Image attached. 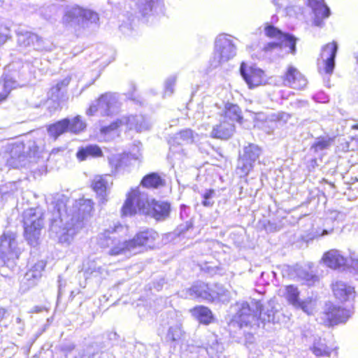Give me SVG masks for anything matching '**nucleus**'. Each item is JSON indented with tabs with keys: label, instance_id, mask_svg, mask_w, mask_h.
<instances>
[{
	"label": "nucleus",
	"instance_id": "nucleus-58",
	"mask_svg": "<svg viewBox=\"0 0 358 358\" xmlns=\"http://www.w3.org/2000/svg\"><path fill=\"white\" fill-rule=\"evenodd\" d=\"M6 41V37L4 36H0V42H4Z\"/></svg>",
	"mask_w": 358,
	"mask_h": 358
},
{
	"label": "nucleus",
	"instance_id": "nucleus-35",
	"mask_svg": "<svg viewBox=\"0 0 358 358\" xmlns=\"http://www.w3.org/2000/svg\"><path fill=\"white\" fill-rule=\"evenodd\" d=\"M71 78L66 77L62 80L57 83L55 86H53L50 90V96L54 101L58 102L59 99L63 96V89L69 85L70 83Z\"/></svg>",
	"mask_w": 358,
	"mask_h": 358
},
{
	"label": "nucleus",
	"instance_id": "nucleus-18",
	"mask_svg": "<svg viewBox=\"0 0 358 358\" xmlns=\"http://www.w3.org/2000/svg\"><path fill=\"white\" fill-rule=\"evenodd\" d=\"M331 289L334 297L341 303H351L355 299V287L344 281L338 280L333 282Z\"/></svg>",
	"mask_w": 358,
	"mask_h": 358
},
{
	"label": "nucleus",
	"instance_id": "nucleus-5",
	"mask_svg": "<svg viewBox=\"0 0 358 358\" xmlns=\"http://www.w3.org/2000/svg\"><path fill=\"white\" fill-rule=\"evenodd\" d=\"M123 229V226L118 224L111 229L105 230L98 236V245L102 248H109L108 254L111 256L126 255L134 252L131 240L127 241L118 235Z\"/></svg>",
	"mask_w": 358,
	"mask_h": 358
},
{
	"label": "nucleus",
	"instance_id": "nucleus-20",
	"mask_svg": "<svg viewBox=\"0 0 358 358\" xmlns=\"http://www.w3.org/2000/svg\"><path fill=\"white\" fill-rule=\"evenodd\" d=\"M182 297L188 299H201L205 300H213L215 296L211 293L207 284L201 282H196L192 287L182 291L180 294Z\"/></svg>",
	"mask_w": 358,
	"mask_h": 358
},
{
	"label": "nucleus",
	"instance_id": "nucleus-55",
	"mask_svg": "<svg viewBox=\"0 0 358 358\" xmlns=\"http://www.w3.org/2000/svg\"><path fill=\"white\" fill-rule=\"evenodd\" d=\"M42 310V308L39 306H35L32 308L31 313H39Z\"/></svg>",
	"mask_w": 358,
	"mask_h": 358
},
{
	"label": "nucleus",
	"instance_id": "nucleus-51",
	"mask_svg": "<svg viewBox=\"0 0 358 358\" xmlns=\"http://www.w3.org/2000/svg\"><path fill=\"white\" fill-rule=\"evenodd\" d=\"M222 350V345L217 342L216 337L213 336L211 337V344H209V349L207 348L208 352L213 354L214 352H221Z\"/></svg>",
	"mask_w": 358,
	"mask_h": 358
},
{
	"label": "nucleus",
	"instance_id": "nucleus-39",
	"mask_svg": "<svg viewBox=\"0 0 358 358\" xmlns=\"http://www.w3.org/2000/svg\"><path fill=\"white\" fill-rule=\"evenodd\" d=\"M1 82H3V91L0 92V103L6 99L13 89L17 87V82L8 75L3 76Z\"/></svg>",
	"mask_w": 358,
	"mask_h": 358
},
{
	"label": "nucleus",
	"instance_id": "nucleus-48",
	"mask_svg": "<svg viewBox=\"0 0 358 358\" xmlns=\"http://www.w3.org/2000/svg\"><path fill=\"white\" fill-rule=\"evenodd\" d=\"M176 83V76H171L169 77L164 83L165 96H171L174 92V87Z\"/></svg>",
	"mask_w": 358,
	"mask_h": 358
},
{
	"label": "nucleus",
	"instance_id": "nucleus-60",
	"mask_svg": "<svg viewBox=\"0 0 358 358\" xmlns=\"http://www.w3.org/2000/svg\"><path fill=\"white\" fill-rule=\"evenodd\" d=\"M277 19H278V18H277V17H276V16H275V15H273V16L272 17V20H273H273H277Z\"/></svg>",
	"mask_w": 358,
	"mask_h": 358
},
{
	"label": "nucleus",
	"instance_id": "nucleus-17",
	"mask_svg": "<svg viewBox=\"0 0 358 358\" xmlns=\"http://www.w3.org/2000/svg\"><path fill=\"white\" fill-rule=\"evenodd\" d=\"M46 266V263L43 261H38L30 269L25 273L20 285V289L22 292H27L30 288L34 287L42 276V272Z\"/></svg>",
	"mask_w": 358,
	"mask_h": 358
},
{
	"label": "nucleus",
	"instance_id": "nucleus-33",
	"mask_svg": "<svg viewBox=\"0 0 358 358\" xmlns=\"http://www.w3.org/2000/svg\"><path fill=\"white\" fill-rule=\"evenodd\" d=\"M17 185L16 182H10L0 187V205L10 199H14L17 196Z\"/></svg>",
	"mask_w": 358,
	"mask_h": 358
},
{
	"label": "nucleus",
	"instance_id": "nucleus-53",
	"mask_svg": "<svg viewBox=\"0 0 358 358\" xmlns=\"http://www.w3.org/2000/svg\"><path fill=\"white\" fill-rule=\"evenodd\" d=\"M333 231V229H331L330 230L324 229L322 230V233L320 234L321 236H324L328 234H330Z\"/></svg>",
	"mask_w": 358,
	"mask_h": 358
},
{
	"label": "nucleus",
	"instance_id": "nucleus-21",
	"mask_svg": "<svg viewBox=\"0 0 358 358\" xmlns=\"http://www.w3.org/2000/svg\"><path fill=\"white\" fill-rule=\"evenodd\" d=\"M279 41L280 42H270L266 44L263 48L264 51L269 52L275 50L278 51L283 48H288V53H292V55L295 54L296 42L295 37L287 34H284Z\"/></svg>",
	"mask_w": 358,
	"mask_h": 358
},
{
	"label": "nucleus",
	"instance_id": "nucleus-12",
	"mask_svg": "<svg viewBox=\"0 0 358 358\" xmlns=\"http://www.w3.org/2000/svg\"><path fill=\"white\" fill-rule=\"evenodd\" d=\"M352 308H342L331 302L326 303L321 322L327 325H334L345 322L352 315Z\"/></svg>",
	"mask_w": 358,
	"mask_h": 358
},
{
	"label": "nucleus",
	"instance_id": "nucleus-15",
	"mask_svg": "<svg viewBox=\"0 0 358 358\" xmlns=\"http://www.w3.org/2000/svg\"><path fill=\"white\" fill-rule=\"evenodd\" d=\"M338 50V45L335 41L329 43L322 48L317 65L320 71L331 74L335 67V58Z\"/></svg>",
	"mask_w": 358,
	"mask_h": 358
},
{
	"label": "nucleus",
	"instance_id": "nucleus-19",
	"mask_svg": "<svg viewBox=\"0 0 358 358\" xmlns=\"http://www.w3.org/2000/svg\"><path fill=\"white\" fill-rule=\"evenodd\" d=\"M283 83L295 90H302L307 85L306 78L293 66H289L282 76Z\"/></svg>",
	"mask_w": 358,
	"mask_h": 358
},
{
	"label": "nucleus",
	"instance_id": "nucleus-6",
	"mask_svg": "<svg viewBox=\"0 0 358 358\" xmlns=\"http://www.w3.org/2000/svg\"><path fill=\"white\" fill-rule=\"evenodd\" d=\"M236 310L234 321L238 323L240 327L248 326L258 317L268 322L273 320L272 311L268 314L262 313V304L260 301L252 300L250 303L244 301L237 303Z\"/></svg>",
	"mask_w": 358,
	"mask_h": 358
},
{
	"label": "nucleus",
	"instance_id": "nucleus-1",
	"mask_svg": "<svg viewBox=\"0 0 358 358\" xmlns=\"http://www.w3.org/2000/svg\"><path fill=\"white\" fill-rule=\"evenodd\" d=\"M92 210L91 199L81 198L73 201L62 195L52 203L50 231L57 235L59 243L69 245Z\"/></svg>",
	"mask_w": 358,
	"mask_h": 358
},
{
	"label": "nucleus",
	"instance_id": "nucleus-37",
	"mask_svg": "<svg viewBox=\"0 0 358 358\" xmlns=\"http://www.w3.org/2000/svg\"><path fill=\"white\" fill-rule=\"evenodd\" d=\"M141 184L143 187L158 188L163 185V180L158 174L152 173L145 176L142 179Z\"/></svg>",
	"mask_w": 358,
	"mask_h": 358
},
{
	"label": "nucleus",
	"instance_id": "nucleus-22",
	"mask_svg": "<svg viewBox=\"0 0 358 358\" xmlns=\"http://www.w3.org/2000/svg\"><path fill=\"white\" fill-rule=\"evenodd\" d=\"M306 3L315 15V25L321 27L322 19L327 18L330 15L329 8L325 4L324 0H306Z\"/></svg>",
	"mask_w": 358,
	"mask_h": 358
},
{
	"label": "nucleus",
	"instance_id": "nucleus-3",
	"mask_svg": "<svg viewBox=\"0 0 358 358\" xmlns=\"http://www.w3.org/2000/svg\"><path fill=\"white\" fill-rule=\"evenodd\" d=\"M99 15L92 10L78 5L68 6L62 17V23L77 35L97 27Z\"/></svg>",
	"mask_w": 358,
	"mask_h": 358
},
{
	"label": "nucleus",
	"instance_id": "nucleus-8",
	"mask_svg": "<svg viewBox=\"0 0 358 358\" xmlns=\"http://www.w3.org/2000/svg\"><path fill=\"white\" fill-rule=\"evenodd\" d=\"M24 237L30 245L35 246L43 225V213L40 208H31L23 213Z\"/></svg>",
	"mask_w": 358,
	"mask_h": 358
},
{
	"label": "nucleus",
	"instance_id": "nucleus-47",
	"mask_svg": "<svg viewBox=\"0 0 358 358\" xmlns=\"http://www.w3.org/2000/svg\"><path fill=\"white\" fill-rule=\"evenodd\" d=\"M215 196V191L214 189H206L201 194V203L205 207H211L214 204V197Z\"/></svg>",
	"mask_w": 358,
	"mask_h": 358
},
{
	"label": "nucleus",
	"instance_id": "nucleus-50",
	"mask_svg": "<svg viewBox=\"0 0 358 358\" xmlns=\"http://www.w3.org/2000/svg\"><path fill=\"white\" fill-rule=\"evenodd\" d=\"M217 291H210L215 297L219 298L220 300L225 301H228L229 299V291L224 289L222 287L216 286Z\"/></svg>",
	"mask_w": 358,
	"mask_h": 358
},
{
	"label": "nucleus",
	"instance_id": "nucleus-42",
	"mask_svg": "<svg viewBox=\"0 0 358 358\" xmlns=\"http://www.w3.org/2000/svg\"><path fill=\"white\" fill-rule=\"evenodd\" d=\"M86 124L81 120L80 115H77L72 119H69V127H68L69 132L77 134L85 130Z\"/></svg>",
	"mask_w": 358,
	"mask_h": 358
},
{
	"label": "nucleus",
	"instance_id": "nucleus-46",
	"mask_svg": "<svg viewBox=\"0 0 358 358\" xmlns=\"http://www.w3.org/2000/svg\"><path fill=\"white\" fill-rule=\"evenodd\" d=\"M182 336L180 324H176L169 327L166 334V339L171 341H179Z\"/></svg>",
	"mask_w": 358,
	"mask_h": 358
},
{
	"label": "nucleus",
	"instance_id": "nucleus-4",
	"mask_svg": "<svg viewBox=\"0 0 358 358\" xmlns=\"http://www.w3.org/2000/svg\"><path fill=\"white\" fill-rule=\"evenodd\" d=\"M150 126V122L143 115H124L107 126L101 127L100 134L106 141H110L119 136L123 127H125L126 131L142 132L148 130Z\"/></svg>",
	"mask_w": 358,
	"mask_h": 358
},
{
	"label": "nucleus",
	"instance_id": "nucleus-61",
	"mask_svg": "<svg viewBox=\"0 0 358 358\" xmlns=\"http://www.w3.org/2000/svg\"><path fill=\"white\" fill-rule=\"evenodd\" d=\"M355 268H356V270L358 271V262H356L355 263Z\"/></svg>",
	"mask_w": 358,
	"mask_h": 358
},
{
	"label": "nucleus",
	"instance_id": "nucleus-62",
	"mask_svg": "<svg viewBox=\"0 0 358 358\" xmlns=\"http://www.w3.org/2000/svg\"><path fill=\"white\" fill-rule=\"evenodd\" d=\"M73 348V345H71V346H69V350H71Z\"/></svg>",
	"mask_w": 358,
	"mask_h": 358
},
{
	"label": "nucleus",
	"instance_id": "nucleus-31",
	"mask_svg": "<svg viewBox=\"0 0 358 358\" xmlns=\"http://www.w3.org/2000/svg\"><path fill=\"white\" fill-rule=\"evenodd\" d=\"M77 157L79 160L83 161L90 157H99L102 156L101 148L96 145H88L80 148L77 152Z\"/></svg>",
	"mask_w": 358,
	"mask_h": 358
},
{
	"label": "nucleus",
	"instance_id": "nucleus-40",
	"mask_svg": "<svg viewBox=\"0 0 358 358\" xmlns=\"http://www.w3.org/2000/svg\"><path fill=\"white\" fill-rule=\"evenodd\" d=\"M190 212V208L185 204H182L180 208V217L182 220H186L184 224L180 225L178 229L180 233H184L192 227V221L187 220Z\"/></svg>",
	"mask_w": 358,
	"mask_h": 358
},
{
	"label": "nucleus",
	"instance_id": "nucleus-10",
	"mask_svg": "<svg viewBox=\"0 0 358 358\" xmlns=\"http://www.w3.org/2000/svg\"><path fill=\"white\" fill-rule=\"evenodd\" d=\"M121 106L119 95L116 93L107 92L92 103L86 113L89 116L97 113L101 116H113L120 112Z\"/></svg>",
	"mask_w": 358,
	"mask_h": 358
},
{
	"label": "nucleus",
	"instance_id": "nucleus-38",
	"mask_svg": "<svg viewBox=\"0 0 358 358\" xmlns=\"http://www.w3.org/2000/svg\"><path fill=\"white\" fill-rule=\"evenodd\" d=\"M311 350L317 357H329L331 354L329 348L320 338H315Z\"/></svg>",
	"mask_w": 358,
	"mask_h": 358
},
{
	"label": "nucleus",
	"instance_id": "nucleus-52",
	"mask_svg": "<svg viewBox=\"0 0 358 358\" xmlns=\"http://www.w3.org/2000/svg\"><path fill=\"white\" fill-rule=\"evenodd\" d=\"M289 117V115L285 113H278L276 114H272L270 116V120L272 122V124H275V122L280 121V120L285 119L286 121Z\"/></svg>",
	"mask_w": 358,
	"mask_h": 358
},
{
	"label": "nucleus",
	"instance_id": "nucleus-24",
	"mask_svg": "<svg viewBox=\"0 0 358 358\" xmlns=\"http://www.w3.org/2000/svg\"><path fill=\"white\" fill-rule=\"evenodd\" d=\"M234 130L235 126L234 123L220 117V123L213 126L210 136L213 138L226 140L233 135Z\"/></svg>",
	"mask_w": 358,
	"mask_h": 358
},
{
	"label": "nucleus",
	"instance_id": "nucleus-16",
	"mask_svg": "<svg viewBox=\"0 0 358 358\" xmlns=\"http://www.w3.org/2000/svg\"><path fill=\"white\" fill-rule=\"evenodd\" d=\"M240 72L250 88L256 87L266 83L265 73L256 66H248L243 62L241 65Z\"/></svg>",
	"mask_w": 358,
	"mask_h": 358
},
{
	"label": "nucleus",
	"instance_id": "nucleus-2",
	"mask_svg": "<svg viewBox=\"0 0 358 358\" xmlns=\"http://www.w3.org/2000/svg\"><path fill=\"white\" fill-rule=\"evenodd\" d=\"M122 212L126 216L132 215L138 212L150 216L157 221H163L169 217L171 205L166 201L150 199L146 192L138 187L128 194Z\"/></svg>",
	"mask_w": 358,
	"mask_h": 358
},
{
	"label": "nucleus",
	"instance_id": "nucleus-29",
	"mask_svg": "<svg viewBox=\"0 0 358 358\" xmlns=\"http://www.w3.org/2000/svg\"><path fill=\"white\" fill-rule=\"evenodd\" d=\"M86 274L93 277L103 278L107 274L105 266L99 259H89L85 265Z\"/></svg>",
	"mask_w": 358,
	"mask_h": 358
},
{
	"label": "nucleus",
	"instance_id": "nucleus-54",
	"mask_svg": "<svg viewBox=\"0 0 358 358\" xmlns=\"http://www.w3.org/2000/svg\"><path fill=\"white\" fill-rule=\"evenodd\" d=\"M6 313V310L5 308H0V322H1L2 319L3 318Z\"/></svg>",
	"mask_w": 358,
	"mask_h": 358
},
{
	"label": "nucleus",
	"instance_id": "nucleus-13",
	"mask_svg": "<svg viewBox=\"0 0 358 358\" xmlns=\"http://www.w3.org/2000/svg\"><path fill=\"white\" fill-rule=\"evenodd\" d=\"M25 145L22 142L8 143L6 148V164L13 169L25 166L29 162L24 151Z\"/></svg>",
	"mask_w": 358,
	"mask_h": 358
},
{
	"label": "nucleus",
	"instance_id": "nucleus-34",
	"mask_svg": "<svg viewBox=\"0 0 358 358\" xmlns=\"http://www.w3.org/2000/svg\"><path fill=\"white\" fill-rule=\"evenodd\" d=\"M192 315L204 324H210L213 320V315L209 308L204 306L195 307L191 310Z\"/></svg>",
	"mask_w": 358,
	"mask_h": 358
},
{
	"label": "nucleus",
	"instance_id": "nucleus-25",
	"mask_svg": "<svg viewBox=\"0 0 358 358\" xmlns=\"http://www.w3.org/2000/svg\"><path fill=\"white\" fill-rule=\"evenodd\" d=\"M136 5L142 17H148L154 15L157 10H161L163 0H138Z\"/></svg>",
	"mask_w": 358,
	"mask_h": 358
},
{
	"label": "nucleus",
	"instance_id": "nucleus-23",
	"mask_svg": "<svg viewBox=\"0 0 358 358\" xmlns=\"http://www.w3.org/2000/svg\"><path fill=\"white\" fill-rule=\"evenodd\" d=\"M158 238V234L153 229H146L139 232L131 240L134 252H136L135 250L138 247L145 246L152 248L155 240Z\"/></svg>",
	"mask_w": 358,
	"mask_h": 358
},
{
	"label": "nucleus",
	"instance_id": "nucleus-11",
	"mask_svg": "<svg viewBox=\"0 0 358 358\" xmlns=\"http://www.w3.org/2000/svg\"><path fill=\"white\" fill-rule=\"evenodd\" d=\"M261 154L262 149L256 144L249 143L247 146H245L243 154L239 155L238 159L236 169V174L241 178L248 176Z\"/></svg>",
	"mask_w": 358,
	"mask_h": 358
},
{
	"label": "nucleus",
	"instance_id": "nucleus-41",
	"mask_svg": "<svg viewBox=\"0 0 358 358\" xmlns=\"http://www.w3.org/2000/svg\"><path fill=\"white\" fill-rule=\"evenodd\" d=\"M39 37L31 32L26 31L24 34L18 35L17 41L20 45L27 47L31 45H35V43H38L40 41Z\"/></svg>",
	"mask_w": 358,
	"mask_h": 358
},
{
	"label": "nucleus",
	"instance_id": "nucleus-57",
	"mask_svg": "<svg viewBox=\"0 0 358 358\" xmlns=\"http://www.w3.org/2000/svg\"><path fill=\"white\" fill-rule=\"evenodd\" d=\"M127 97H128L129 99H133V100H134V99H135V98H134V96L133 94H130V93H129V94H127Z\"/></svg>",
	"mask_w": 358,
	"mask_h": 358
},
{
	"label": "nucleus",
	"instance_id": "nucleus-45",
	"mask_svg": "<svg viewBox=\"0 0 358 358\" xmlns=\"http://www.w3.org/2000/svg\"><path fill=\"white\" fill-rule=\"evenodd\" d=\"M264 34L269 38H274L278 40H280L282 36L285 33H283L281 30L274 27L273 24L269 22H266L264 24Z\"/></svg>",
	"mask_w": 358,
	"mask_h": 358
},
{
	"label": "nucleus",
	"instance_id": "nucleus-49",
	"mask_svg": "<svg viewBox=\"0 0 358 358\" xmlns=\"http://www.w3.org/2000/svg\"><path fill=\"white\" fill-rule=\"evenodd\" d=\"M330 145L329 139L318 138L311 146L310 149L317 152L327 149Z\"/></svg>",
	"mask_w": 358,
	"mask_h": 358
},
{
	"label": "nucleus",
	"instance_id": "nucleus-26",
	"mask_svg": "<svg viewBox=\"0 0 358 358\" xmlns=\"http://www.w3.org/2000/svg\"><path fill=\"white\" fill-rule=\"evenodd\" d=\"M322 260L329 268H337L347 264V259L337 250H331L324 254Z\"/></svg>",
	"mask_w": 358,
	"mask_h": 358
},
{
	"label": "nucleus",
	"instance_id": "nucleus-28",
	"mask_svg": "<svg viewBox=\"0 0 358 358\" xmlns=\"http://www.w3.org/2000/svg\"><path fill=\"white\" fill-rule=\"evenodd\" d=\"M219 117L224 120H228L234 124L235 122H240L242 120L241 110L235 104H227L224 109L219 113Z\"/></svg>",
	"mask_w": 358,
	"mask_h": 358
},
{
	"label": "nucleus",
	"instance_id": "nucleus-9",
	"mask_svg": "<svg viewBox=\"0 0 358 358\" xmlns=\"http://www.w3.org/2000/svg\"><path fill=\"white\" fill-rule=\"evenodd\" d=\"M17 234L6 231L0 236V266H13L21 254Z\"/></svg>",
	"mask_w": 358,
	"mask_h": 358
},
{
	"label": "nucleus",
	"instance_id": "nucleus-56",
	"mask_svg": "<svg viewBox=\"0 0 358 358\" xmlns=\"http://www.w3.org/2000/svg\"><path fill=\"white\" fill-rule=\"evenodd\" d=\"M273 3L278 6H281V3H280V0H272Z\"/></svg>",
	"mask_w": 358,
	"mask_h": 358
},
{
	"label": "nucleus",
	"instance_id": "nucleus-7",
	"mask_svg": "<svg viewBox=\"0 0 358 358\" xmlns=\"http://www.w3.org/2000/svg\"><path fill=\"white\" fill-rule=\"evenodd\" d=\"M236 55V45L234 38L228 34L218 35L215 41L213 54L210 59V66L216 69L227 62Z\"/></svg>",
	"mask_w": 358,
	"mask_h": 358
},
{
	"label": "nucleus",
	"instance_id": "nucleus-43",
	"mask_svg": "<svg viewBox=\"0 0 358 358\" xmlns=\"http://www.w3.org/2000/svg\"><path fill=\"white\" fill-rule=\"evenodd\" d=\"M296 275L299 280L304 281L308 285H311L318 280L316 275L306 268H300L297 269Z\"/></svg>",
	"mask_w": 358,
	"mask_h": 358
},
{
	"label": "nucleus",
	"instance_id": "nucleus-44",
	"mask_svg": "<svg viewBox=\"0 0 358 358\" xmlns=\"http://www.w3.org/2000/svg\"><path fill=\"white\" fill-rule=\"evenodd\" d=\"M348 210L345 208L329 210L327 213V219L334 222H341L346 218Z\"/></svg>",
	"mask_w": 358,
	"mask_h": 358
},
{
	"label": "nucleus",
	"instance_id": "nucleus-30",
	"mask_svg": "<svg viewBox=\"0 0 358 358\" xmlns=\"http://www.w3.org/2000/svg\"><path fill=\"white\" fill-rule=\"evenodd\" d=\"M130 156H132V158L134 159H138V157L135 154L130 155L124 153L121 155H114L109 158V164L116 171H118L130 165Z\"/></svg>",
	"mask_w": 358,
	"mask_h": 358
},
{
	"label": "nucleus",
	"instance_id": "nucleus-14",
	"mask_svg": "<svg viewBox=\"0 0 358 358\" xmlns=\"http://www.w3.org/2000/svg\"><path fill=\"white\" fill-rule=\"evenodd\" d=\"M299 296V291L296 287L289 285L285 287V297L289 303L296 308L301 309L308 315L313 314L315 308V300L310 297H308L304 300H300Z\"/></svg>",
	"mask_w": 358,
	"mask_h": 358
},
{
	"label": "nucleus",
	"instance_id": "nucleus-32",
	"mask_svg": "<svg viewBox=\"0 0 358 358\" xmlns=\"http://www.w3.org/2000/svg\"><path fill=\"white\" fill-rule=\"evenodd\" d=\"M69 118H64L52 124L48 129V134L55 139L65 132H69Z\"/></svg>",
	"mask_w": 358,
	"mask_h": 358
},
{
	"label": "nucleus",
	"instance_id": "nucleus-27",
	"mask_svg": "<svg viewBox=\"0 0 358 358\" xmlns=\"http://www.w3.org/2000/svg\"><path fill=\"white\" fill-rule=\"evenodd\" d=\"M108 178H110L108 176H95L92 184L93 189L100 197V200L102 203L107 201V189L109 187Z\"/></svg>",
	"mask_w": 358,
	"mask_h": 358
},
{
	"label": "nucleus",
	"instance_id": "nucleus-59",
	"mask_svg": "<svg viewBox=\"0 0 358 358\" xmlns=\"http://www.w3.org/2000/svg\"><path fill=\"white\" fill-rule=\"evenodd\" d=\"M352 129H358V124L352 125Z\"/></svg>",
	"mask_w": 358,
	"mask_h": 358
},
{
	"label": "nucleus",
	"instance_id": "nucleus-63",
	"mask_svg": "<svg viewBox=\"0 0 358 358\" xmlns=\"http://www.w3.org/2000/svg\"><path fill=\"white\" fill-rule=\"evenodd\" d=\"M132 90L135 91V87L134 85L131 86Z\"/></svg>",
	"mask_w": 358,
	"mask_h": 358
},
{
	"label": "nucleus",
	"instance_id": "nucleus-36",
	"mask_svg": "<svg viewBox=\"0 0 358 358\" xmlns=\"http://www.w3.org/2000/svg\"><path fill=\"white\" fill-rule=\"evenodd\" d=\"M194 138L195 135L193 131L186 129L176 134L173 141L178 145H186L192 143Z\"/></svg>",
	"mask_w": 358,
	"mask_h": 358
}]
</instances>
